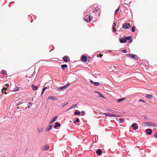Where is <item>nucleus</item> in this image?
<instances>
[{
  "instance_id": "de8ad7c7",
  "label": "nucleus",
  "mask_w": 157,
  "mask_h": 157,
  "mask_svg": "<svg viewBox=\"0 0 157 157\" xmlns=\"http://www.w3.org/2000/svg\"><path fill=\"white\" fill-rule=\"evenodd\" d=\"M116 23H113V27H116Z\"/></svg>"
},
{
  "instance_id": "4d7b16f0",
  "label": "nucleus",
  "mask_w": 157,
  "mask_h": 157,
  "mask_svg": "<svg viewBox=\"0 0 157 157\" xmlns=\"http://www.w3.org/2000/svg\"><path fill=\"white\" fill-rule=\"evenodd\" d=\"M32 22V21H31V22Z\"/></svg>"
},
{
  "instance_id": "a878e982",
  "label": "nucleus",
  "mask_w": 157,
  "mask_h": 157,
  "mask_svg": "<svg viewBox=\"0 0 157 157\" xmlns=\"http://www.w3.org/2000/svg\"><path fill=\"white\" fill-rule=\"evenodd\" d=\"M74 114L75 115H80V112L79 110H76L75 111Z\"/></svg>"
},
{
  "instance_id": "39448f33",
  "label": "nucleus",
  "mask_w": 157,
  "mask_h": 157,
  "mask_svg": "<svg viewBox=\"0 0 157 157\" xmlns=\"http://www.w3.org/2000/svg\"><path fill=\"white\" fill-rule=\"evenodd\" d=\"M9 86V84H6V87H4L2 89V93H4L5 94H7V88L6 87H8Z\"/></svg>"
},
{
  "instance_id": "f704fd0d",
  "label": "nucleus",
  "mask_w": 157,
  "mask_h": 157,
  "mask_svg": "<svg viewBox=\"0 0 157 157\" xmlns=\"http://www.w3.org/2000/svg\"><path fill=\"white\" fill-rule=\"evenodd\" d=\"M131 31L132 32H135V27L134 26H132Z\"/></svg>"
},
{
  "instance_id": "20e7f679",
  "label": "nucleus",
  "mask_w": 157,
  "mask_h": 157,
  "mask_svg": "<svg viewBox=\"0 0 157 157\" xmlns=\"http://www.w3.org/2000/svg\"><path fill=\"white\" fill-rule=\"evenodd\" d=\"M131 26L129 23L128 24L126 23H124L122 26V28L124 29H128L130 28Z\"/></svg>"
},
{
  "instance_id": "7c9ffc66",
  "label": "nucleus",
  "mask_w": 157,
  "mask_h": 157,
  "mask_svg": "<svg viewBox=\"0 0 157 157\" xmlns=\"http://www.w3.org/2000/svg\"><path fill=\"white\" fill-rule=\"evenodd\" d=\"M103 114L109 117H111V114L109 113H103Z\"/></svg>"
},
{
  "instance_id": "a18cd8bd",
  "label": "nucleus",
  "mask_w": 157,
  "mask_h": 157,
  "mask_svg": "<svg viewBox=\"0 0 157 157\" xmlns=\"http://www.w3.org/2000/svg\"><path fill=\"white\" fill-rule=\"evenodd\" d=\"M143 61L144 63H145L147 62V63H148V62L147 61V60L146 59H144V60H143Z\"/></svg>"
},
{
  "instance_id": "cd10ccee",
  "label": "nucleus",
  "mask_w": 157,
  "mask_h": 157,
  "mask_svg": "<svg viewBox=\"0 0 157 157\" xmlns=\"http://www.w3.org/2000/svg\"><path fill=\"white\" fill-rule=\"evenodd\" d=\"M1 73L2 74L4 75H6V76L7 75V74L6 73V72L5 70H2L1 71Z\"/></svg>"
},
{
  "instance_id": "bb28decb",
  "label": "nucleus",
  "mask_w": 157,
  "mask_h": 157,
  "mask_svg": "<svg viewBox=\"0 0 157 157\" xmlns=\"http://www.w3.org/2000/svg\"><path fill=\"white\" fill-rule=\"evenodd\" d=\"M67 67V66L66 64H63L61 66V68L63 70H64L65 68H66Z\"/></svg>"
},
{
  "instance_id": "4c0bfd02",
  "label": "nucleus",
  "mask_w": 157,
  "mask_h": 157,
  "mask_svg": "<svg viewBox=\"0 0 157 157\" xmlns=\"http://www.w3.org/2000/svg\"><path fill=\"white\" fill-rule=\"evenodd\" d=\"M70 85V83H67L64 86L65 88V89H66L68 86Z\"/></svg>"
},
{
  "instance_id": "a19ab883",
  "label": "nucleus",
  "mask_w": 157,
  "mask_h": 157,
  "mask_svg": "<svg viewBox=\"0 0 157 157\" xmlns=\"http://www.w3.org/2000/svg\"><path fill=\"white\" fill-rule=\"evenodd\" d=\"M77 105H78V104H76L75 105H73L72 106H71V107L72 108V109H73L74 108H75L77 106Z\"/></svg>"
},
{
  "instance_id": "ea45409f",
  "label": "nucleus",
  "mask_w": 157,
  "mask_h": 157,
  "mask_svg": "<svg viewBox=\"0 0 157 157\" xmlns=\"http://www.w3.org/2000/svg\"><path fill=\"white\" fill-rule=\"evenodd\" d=\"M18 89L19 88L17 87H16V88L14 89L13 91L15 92L17 91L18 90Z\"/></svg>"
},
{
  "instance_id": "9b49d317",
  "label": "nucleus",
  "mask_w": 157,
  "mask_h": 157,
  "mask_svg": "<svg viewBox=\"0 0 157 157\" xmlns=\"http://www.w3.org/2000/svg\"><path fill=\"white\" fill-rule=\"evenodd\" d=\"M58 116H56L55 117H54L52 119V120H50L49 121V124H51L53 123L54 122H55L56 119L58 117Z\"/></svg>"
},
{
  "instance_id": "79ce46f5",
  "label": "nucleus",
  "mask_w": 157,
  "mask_h": 157,
  "mask_svg": "<svg viewBox=\"0 0 157 157\" xmlns=\"http://www.w3.org/2000/svg\"><path fill=\"white\" fill-rule=\"evenodd\" d=\"M122 52L123 53H126L127 52V50L126 49H124L122 51Z\"/></svg>"
},
{
  "instance_id": "7ed1b4c3",
  "label": "nucleus",
  "mask_w": 157,
  "mask_h": 157,
  "mask_svg": "<svg viewBox=\"0 0 157 157\" xmlns=\"http://www.w3.org/2000/svg\"><path fill=\"white\" fill-rule=\"evenodd\" d=\"M85 19L86 22L89 23L92 19V17L90 15L88 14L85 17Z\"/></svg>"
},
{
  "instance_id": "aec40b11",
  "label": "nucleus",
  "mask_w": 157,
  "mask_h": 157,
  "mask_svg": "<svg viewBox=\"0 0 157 157\" xmlns=\"http://www.w3.org/2000/svg\"><path fill=\"white\" fill-rule=\"evenodd\" d=\"M94 92L97 93L98 95L99 96V97H101L104 98H105L101 94V92H98L97 91H95Z\"/></svg>"
},
{
  "instance_id": "412c9836",
  "label": "nucleus",
  "mask_w": 157,
  "mask_h": 157,
  "mask_svg": "<svg viewBox=\"0 0 157 157\" xmlns=\"http://www.w3.org/2000/svg\"><path fill=\"white\" fill-rule=\"evenodd\" d=\"M146 97L150 99H152L153 98V96L152 95L149 94H147L146 95Z\"/></svg>"
},
{
  "instance_id": "473e14b6",
  "label": "nucleus",
  "mask_w": 157,
  "mask_h": 157,
  "mask_svg": "<svg viewBox=\"0 0 157 157\" xmlns=\"http://www.w3.org/2000/svg\"><path fill=\"white\" fill-rule=\"evenodd\" d=\"M32 104L31 102H28L27 104V107L28 108H30L31 107Z\"/></svg>"
},
{
  "instance_id": "72a5a7b5",
  "label": "nucleus",
  "mask_w": 157,
  "mask_h": 157,
  "mask_svg": "<svg viewBox=\"0 0 157 157\" xmlns=\"http://www.w3.org/2000/svg\"><path fill=\"white\" fill-rule=\"evenodd\" d=\"M68 104V102L65 103H64L63 104V105L61 106V108H64L65 105H67Z\"/></svg>"
},
{
  "instance_id": "8fccbe9b",
  "label": "nucleus",
  "mask_w": 157,
  "mask_h": 157,
  "mask_svg": "<svg viewBox=\"0 0 157 157\" xmlns=\"http://www.w3.org/2000/svg\"><path fill=\"white\" fill-rule=\"evenodd\" d=\"M155 138H157V132L155 133Z\"/></svg>"
},
{
  "instance_id": "c03bdc74",
  "label": "nucleus",
  "mask_w": 157,
  "mask_h": 157,
  "mask_svg": "<svg viewBox=\"0 0 157 157\" xmlns=\"http://www.w3.org/2000/svg\"><path fill=\"white\" fill-rule=\"evenodd\" d=\"M81 113H82V116H84L85 114V112L83 111H82Z\"/></svg>"
},
{
  "instance_id": "dca6fc26",
  "label": "nucleus",
  "mask_w": 157,
  "mask_h": 157,
  "mask_svg": "<svg viewBox=\"0 0 157 157\" xmlns=\"http://www.w3.org/2000/svg\"><path fill=\"white\" fill-rule=\"evenodd\" d=\"M93 13H98V14L100 13V11L99 10V8H95L93 10Z\"/></svg>"
},
{
  "instance_id": "1a4fd4ad",
  "label": "nucleus",
  "mask_w": 157,
  "mask_h": 157,
  "mask_svg": "<svg viewBox=\"0 0 157 157\" xmlns=\"http://www.w3.org/2000/svg\"><path fill=\"white\" fill-rule=\"evenodd\" d=\"M81 59L82 61L86 62L87 61V58L86 56L83 55L81 56Z\"/></svg>"
},
{
  "instance_id": "c85d7f7f",
  "label": "nucleus",
  "mask_w": 157,
  "mask_h": 157,
  "mask_svg": "<svg viewBox=\"0 0 157 157\" xmlns=\"http://www.w3.org/2000/svg\"><path fill=\"white\" fill-rule=\"evenodd\" d=\"M48 86H46V87H44L43 89H42V92H41V94H43L44 92V91L46 89H48Z\"/></svg>"
},
{
  "instance_id": "5701e85b",
  "label": "nucleus",
  "mask_w": 157,
  "mask_h": 157,
  "mask_svg": "<svg viewBox=\"0 0 157 157\" xmlns=\"http://www.w3.org/2000/svg\"><path fill=\"white\" fill-rule=\"evenodd\" d=\"M48 99H51L52 100L54 101L57 100V99L55 97L49 96L48 98Z\"/></svg>"
},
{
  "instance_id": "3c124183",
  "label": "nucleus",
  "mask_w": 157,
  "mask_h": 157,
  "mask_svg": "<svg viewBox=\"0 0 157 157\" xmlns=\"http://www.w3.org/2000/svg\"><path fill=\"white\" fill-rule=\"evenodd\" d=\"M144 119L145 120L148 119V118H147V117L146 116H144Z\"/></svg>"
},
{
  "instance_id": "6ab92c4d",
  "label": "nucleus",
  "mask_w": 157,
  "mask_h": 157,
  "mask_svg": "<svg viewBox=\"0 0 157 157\" xmlns=\"http://www.w3.org/2000/svg\"><path fill=\"white\" fill-rule=\"evenodd\" d=\"M60 125H61V124H60V123L58 122H57L55 123V125H54L53 126V127L55 128H56L60 126Z\"/></svg>"
},
{
  "instance_id": "f3484780",
  "label": "nucleus",
  "mask_w": 157,
  "mask_h": 157,
  "mask_svg": "<svg viewBox=\"0 0 157 157\" xmlns=\"http://www.w3.org/2000/svg\"><path fill=\"white\" fill-rule=\"evenodd\" d=\"M49 149V147L48 145H46L42 148V150L43 151H47Z\"/></svg>"
},
{
  "instance_id": "0eeeda50",
  "label": "nucleus",
  "mask_w": 157,
  "mask_h": 157,
  "mask_svg": "<svg viewBox=\"0 0 157 157\" xmlns=\"http://www.w3.org/2000/svg\"><path fill=\"white\" fill-rule=\"evenodd\" d=\"M131 127L134 130H137L138 127L137 125H136V123H133L131 125Z\"/></svg>"
},
{
  "instance_id": "423d86ee",
  "label": "nucleus",
  "mask_w": 157,
  "mask_h": 157,
  "mask_svg": "<svg viewBox=\"0 0 157 157\" xmlns=\"http://www.w3.org/2000/svg\"><path fill=\"white\" fill-rule=\"evenodd\" d=\"M119 40L121 43H124L127 42L125 36H124L123 38H119Z\"/></svg>"
},
{
  "instance_id": "9d476101",
  "label": "nucleus",
  "mask_w": 157,
  "mask_h": 157,
  "mask_svg": "<svg viewBox=\"0 0 157 157\" xmlns=\"http://www.w3.org/2000/svg\"><path fill=\"white\" fill-rule=\"evenodd\" d=\"M15 103L17 106H18L23 103V102L21 100L19 99L16 100Z\"/></svg>"
},
{
  "instance_id": "a211bd4d",
  "label": "nucleus",
  "mask_w": 157,
  "mask_h": 157,
  "mask_svg": "<svg viewBox=\"0 0 157 157\" xmlns=\"http://www.w3.org/2000/svg\"><path fill=\"white\" fill-rule=\"evenodd\" d=\"M52 124H51L49 125L46 128V131L47 132L49 131L51 129H52Z\"/></svg>"
},
{
  "instance_id": "e433bc0d",
  "label": "nucleus",
  "mask_w": 157,
  "mask_h": 157,
  "mask_svg": "<svg viewBox=\"0 0 157 157\" xmlns=\"http://www.w3.org/2000/svg\"><path fill=\"white\" fill-rule=\"evenodd\" d=\"M119 120L120 121V123H122L124 121V119L123 118H120Z\"/></svg>"
},
{
  "instance_id": "c9c22d12",
  "label": "nucleus",
  "mask_w": 157,
  "mask_h": 157,
  "mask_svg": "<svg viewBox=\"0 0 157 157\" xmlns=\"http://www.w3.org/2000/svg\"><path fill=\"white\" fill-rule=\"evenodd\" d=\"M119 9H120V7H118V8H117V9H116V10H115V12H114V13L115 14H116L119 11Z\"/></svg>"
},
{
  "instance_id": "09e8293b",
  "label": "nucleus",
  "mask_w": 157,
  "mask_h": 157,
  "mask_svg": "<svg viewBox=\"0 0 157 157\" xmlns=\"http://www.w3.org/2000/svg\"><path fill=\"white\" fill-rule=\"evenodd\" d=\"M87 58V61L88 60V61H90V57H88V58Z\"/></svg>"
},
{
  "instance_id": "603ef678",
  "label": "nucleus",
  "mask_w": 157,
  "mask_h": 157,
  "mask_svg": "<svg viewBox=\"0 0 157 157\" xmlns=\"http://www.w3.org/2000/svg\"><path fill=\"white\" fill-rule=\"evenodd\" d=\"M71 109H72L71 107L68 109H67V111Z\"/></svg>"
},
{
  "instance_id": "2eb2a0df",
  "label": "nucleus",
  "mask_w": 157,
  "mask_h": 157,
  "mask_svg": "<svg viewBox=\"0 0 157 157\" xmlns=\"http://www.w3.org/2000/svg\"><path fill=\"white\" fill-rule=\"evenodd\" d=\"M90 82L91 83L95 86H98L99 85V84L98 82H94L91 80H90Z\"/></svg>"
},
{
  "instance_id": "2f4dec72",
  "label": "nucleus",
  "mask_w": 157,
  "mask_h": 157,
  "mask_svg": "<svg viewBox=\"0 0 157 157\" xmlns=\"http://www.w3.org/2000/svg\"><path fill=\"white\" fill-rule=\"evenodd\" d=\"M79 119L78 118H77L74 121V124H75L76 123L79 122Z\"/></svg>"
},
{
  "instance_id": "6e6552de",
  "label": "nucleus",
  "mask_w": 157,
  "mask_h": 157,
  "mask_svg": "<svg viewBox=\"0 0 157 157\" xmlns=\"http://www.w3.org/2000/svg\"><path fill=\"white\" fill-rule=\"evenodd\" d=\"M126 41L128 40V43H131L132 41V39L131 36H125Z\"/></svg>"
},
{
  "instance_id": "49530a36",
  "label": "nucleus",
  "mask_w": 157,
  "mask_h": 157,
  "mask_svg": "<svg viewBox=\"0 0 157 157\" xmlns=\"http://www.w3.org/2000/svg\"><path fill=\"white\" fill-rule=\"evenodd\" d=\"M117 116H116V115H115V114H111V117H116Z\"/></svg>"
},
{
  "instance_id": "6e6d98bb",
  "label": "nucleus",
  "mask_w": 157,
  "mask_h": 157,
  "mask_svg": "<svg viewBox=\"0 0 157 157\" xmlns=\"http://www.w3.org/2000/svg\"><path fill=\"white\" fill-rule=\"evenodd\" d=\"M109 52H111V51L109 50Z\"/></svg>"
},
{
  "instance_id": "5fc2aeb1",
  "label": "nucleus",
  "mask_w": 157,
  "mask_h": 157,
  "mask_svg": "<svg viewBox=\"0 0 157 157\" xmlns=\"http://www.w3.org/2000/svg\"><path fill=\"white\" fill-rule=\"evenodd\" d=\"M17 108V109H20V108H19V107H18Z\"/></svg>"
},
{
  "instance_id": "37998d69",
  "label": "nucleus",
  "mask_w": 157,
  "mask_h": 157,
  "mask_svg": "<svg viewBox=\"0 0 157 157\" xmlns=\"http://www.w3.org/2000/svg\"><path fill=\"white\" fill-rule=\"evenodd\" d=\"M113 31L115 32L116 31V29L115 28V27H113Z\"/></svg>"
},
{
  "instance_id": "4be33fe9",
  "label": "nucleus",
  "mask_w": 157,
  "mask_h": 157,
  "mask_svg": "<svg viewBox=\"0 0 157 157\" xmlns=\"http://www.w3.org/2000/svg\"><path fill=\"white\" fill-rule=\"evenodd\" d=\"M38 87L37 86H34L33 84H32L31 86L33 90H36L37 89Z\"/></svg>"
},
{
  "instance_id": "393cba45",
  "label": "nucleus",
  "mask_w": 157,
  "mask_h": 157,
  "mask_svg": "<svg viewBox=\"0 0 157 157\" xmlns=\"http://www.w3.org/2000/svg\"><path fill=\"white\" fill-rule=\"evenodd\" d=\"M65 89L64 86H61L59 87L57 89V91H59V90H62L63 91Z\"/></svg>"
},
{
  "instance_id": "f03ea898",
  "label": "nucleus",
  "mask_w": 157,
  "mask_h": 157,
  "mask_svg": "<svg viewBox=\"0 0 157 157\" xmlns=\"http://www.w3.org/2000/svg\"><path fill=\"white\" fill-rule=\"evenodd\" d=\"M144 126L147 125L148 126H152L153 127H156L157 126L156 124L151 122H144Z\"/></svg>"
},
{
  "instance_id": "58836bf2",
  "label": "nucleus",
  "mask_w": 157,
  "mask_h": 157,
  "mask_svg": "<svg viewBox=\"0 0 157 157\" xmlns=\"http://www.w3.org/2000/svg\"><path fill=\"white\" fill-rule=\"evenodd\" d=\"M139 102H146V101H144V100H143V99H140L139 100Z\"/></svg>"
},
{
  "instance_id": "4468645a",
  "label": "nucleus",
  "mask_w": 157,
  "mask_h": 157,
  "mask_svg": "<svg viewBox=\"0 0 157 157\" xmlns=\"http://www.w3.org/2000/svg\"><path fill=\"white\" fill-rule=\"evenodd\" d=\"M96 153L97 155H100L102 153L101 150L100 149H97L96 151Z\"/></svg>"
},
{
  "instance_id": "ddd939ff",
  "label": "nucleus",
  "mask_w": 157,
  "mask_h": 157,
  "mask_svg": "<svg viewBox=\"0 0 157 157\" xmlns=\"http://www.w3.org/2000/svg\"><path fill=\"white\" fill-rule=\"evenodd\" d=\"M146 132L147 134L150 135L152 132V131L151 129L147 128L146 130Z\"/></svg>"
},
{
  "instance_id": "864d4df0",
  "label": "nucleus",
  "mask_w": 157,
  "mask_h": 157,
  "mask_svg": "<svg viewBox=\"0 0 157 157\" xmlns=\"http://www.w3.org/2000/svg\"><path fill=\"white\" fill-rule=\"evenodd\" d=\"M11 3H14V2H11Z\"/></svg>"
},
{
  "instance_id": "f8f14e48",
  "label": "nucleus",
  "mask_w": 157,
  "mask_h": 157,
  "mask_svg": "<svg viewBox=\"0 0 157 157\" xmlns=\"http://www.w3.org/2000/svg\"><path fill=\"white\" fill-rule=\"evenodd\" d=\"M68 59H69V57L67 56H64L63 58V60L66 62H67L68 61Z\"/></svg>"
},
{
  "instance_id": "b1692460",
  "label": "nucleus",
  "mask_w": 157,
  "mask_h": 157,
  "mask_svg": "<svg viewBox=\"0 0 157 157\" xmlns=\"http://www.w3.org/2000/svg\"><path fill=\"white\" fill-rule=\"evenodd\" d=\"M37 130L38 133L42 132L43 131V129L42 127H38L37 128Z\"/></svg>"
},
{
  "instance_id": "f257e3e1",
  "label": "nucleus",
  "mask_w": 157,
  "mask_h": 157,
  "mask_svg": "<svg viewBox=\"0 0 157 157\" xmlns=\"http://www.w3.org/2000/svg\"><path fill=\"white\" fill-rule=\"evenodd\" d=\"M126 56L138 61H139L140 59V58L136 55L134 54H127Z\"/></svg>"
},
{
  "instance_id": "c756f323",
  "label": "nucleus",
  "mask_w": 157,
  "mask_h": 157,
  "mask_svg": "<svg viewBox=\"0 0 157 157\" xmlns=\"http://www.w3.org/2000/svg\"><path fill=\"white\" fill-rule=\"evenodd\" d=\"M125 99V98H119L117 100V101L118 102H120L122 101H123Z\"/></svg>"
}]
</instances>
